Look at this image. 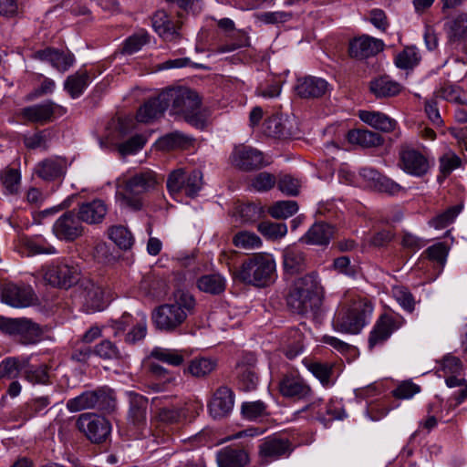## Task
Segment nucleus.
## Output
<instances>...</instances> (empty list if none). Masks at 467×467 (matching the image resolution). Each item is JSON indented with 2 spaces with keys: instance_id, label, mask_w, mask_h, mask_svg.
I'll return each instance as SVG.
<instances>
[{
  "instance_id": "obj_17",
  "label": "nucleus",
  "mask_w": 467,
  "mask_h": 467,
  "mask_svg": "<svg viewBox=\"0 0 467 467\" xmlns=\"http://www.w3.org/2000/svg\"><path fill=\"white\" fill-rule=\"evenodd\" d=\"M278 389L285 398L305 400L312 395L311 387L297 371L285 373L278 383Z\"/></svg>"
},
{
  "instance_id": "obj_29",
  "label": "nucleus",
  "mask_w": 467,
  "mask_h": 467,
  "mask_svg": "<svg viewBox=\"0 0 467 467\" xmlns=\"http://www.w3.org/2000/svg\"><path fill=\"white\" fill-rule=\"evenodd\" d=\"M218 467H244L249 462V454L244 449L226 446L216 454Z\"/></svg>"
},
{
  "instance_id": "obj_34",
  "label": "nucleus",
  "mask_w": 467,
  "mask_h": 467,
  "mask_svg": "<svg viewBox=\"0 0 467 467\" xmlns=\"http://www.w3.org/2000/svg\"><path fill=\"white\" fill-rule=\"evenodd\" d=\"M217 368V361L212 358L195 357L192 358L183 369L184 375L198 379L207 378Z\"/></svg>"
},
{
  "instance_id": "obj_1",
  "label": "nucleus",
  "mask_w": 467,
  "mask_h": 467,
  "mask_svg": "<svg viewBox=\"0 0 467 467\" xmlns=\"http://www.w3.org/2000/svg\"><path fill=\"white\" fill-rule=\"evenodd\" d=\"M196 306V300L190 292L176 290L173 293V302L156 307L151 319L156 329L172 333L177 331L186 321L188 316L192 315Z\"/></svg>"
},
{
  "instance_id": "obj_4",
  "label": "nucleus",
  "mask_w": 467,
  "mask_h": 467,
  "mask_svg": "<svg viewBox=\"0 0 467 467\" xmlns=\"http://www.w3.org/2000/svg\"><path fill=\"white\" fill-rule=\"evenodd\" d=\"M159 184L158 175L151 170H145L128 178L117 192L121 206L131 211L142 210L145 194L155 190Z\"/></svg>"
},
{
  "instance_id": "obj_36",
  "label": "nucleus",
  "mask_w": 467,
  "mask_h": 467,
  "mask_svg": "<svg viewBox=\"0 0 467 467\" xmlns=\"http://www.w3.org/2000/svg\"><path fill=\"white\" fill-rule=\"evenodd\" d=\"M196 285L203 293L218 296L224 292L226 279L219 273L207 274L197 279Z\"/></svg>"
},
{
  "instance_id": "obj_26",
  "label": "nucleus",
  "mask_w": 467,
  "mask_h": 467,
  "mask_svg": "<svg viewBox=\"0 0 467 467\" xmlns=\"http://www.w3.org/2000/svg\"><path fill=\"white\" fill-rule=\"evenodd\" d=\"M283 267L285 274L295 275L307 267L306 253L296 245L286 246L282 254Z\"/></svg>"
},
{
  "instance_id": "obj_49",
  "label": "nucleus",
  "mask_w": 467,
  "mask_h": 467,
  "mask_svg": "<svg viewBox=\"0 0 467 467\" xmlns=\"http://www.w3.org/2000/svg\"><path fill=\"white\" fill-rule=\"evenodd\" d=\"M242 416L248 420L258 421L268 416L267 406L261 400L246 401L241 406Z\"/></svg>"
},
{
  "instance_id": "obj_42",
  "label": "nucleus",
  "mask_w": 467,
  "mask_h": 467,
  "mask_svg": "<svg viewBox=\"0 0 467 467\" xmlns=\"http://www.w3.org/2000/svg\"><path fill=\"white\" fill-rule=\"evenodd\" d=\"M304 335L298 328H291L282 339L283 352L292 359L303 350Z\"/></svg>"
},
{
  "instance_id": "obj_14",
  "label": "nucleus",
  "mask_w": 467,
  "mask_h": 467,
  "mask_svg": "<svg viewBox=\"0 0 467 467\" xmlns=\"http://www.w3.org/2000/svg\"><path fill=\"white\" fill-rule=\"evenodd\" d=\"M0 292L2 301L12 307H27L36 301L33 288L24 283H5L1 285Z\"/></svg>"
},
{
  "instance_id": "obj_8",
  "label": "nucleus",
  "mask_w": 467,
  "mask_h": 467,
  "mask_svg": "<svg viewBox=\"0 0 467 467\" xmlns=\"http://www.w3.org/2000/svg\"><path fill=\"white\" fill-rule=\"evenodd\" d=\"M40 275L53 287L68 289L79 282L80 270L65 261L42 266Z\"/></svg>"
},
{
  "instance_id": "obj_59",
  "label": "nucleus",
  "mask_w": 467,
  "mask_h": 467,
  "mask_svg": "<svg viewBox=\"0 0 467 467\" xmlns=\"http://www.w3.org/2000/svg\"><path fill=\"white\" fill-rule=\"evenodd\" d=\"M147 335V317L145 314H139L138 319L132 324V328L126 334L125 342L135 344L142 340Z\"/></svg>"
},
{
  "instance_id": "obj_2",
  "label": "nucleus",
  "mask_w": 467,
  "mask_h": 467,
  "mask_svg": "<svg viewBox=\"0 0 467 467\" xmlns=\"http://www.w3.org/2000/svg\"><path fill=\"white\" fill-rule=\"evenodd\" d=\"M374 311L372 302L362 296L346 299L338 307L333 321L337 331L357 335L369 323Z\"/></svg>"
},
{
  "instance_id": "obj_33",
  "label": "nucleus",
  "mask_w": 467,
  "mask_h": 467,
  "mask_svg": "<svg viewBox=\"0 0 467 467\" xmlns=\"http://www.w3.org/2000/svg\"><path fill=\"white\" fill-rule=\"evenodd\" d=\"M358 117L366 124L382 132H391L398 125L394 119L379 111L359 110Z\"/></svg>"
},
{
  "instance_id": "obj_60",
  "label": "nucleus",
  "mask_w": 467,
  "mask_h": 467,
  "mask_svg": "<svg viewBox=\"0 0 467 467\" xmlns=\"http://www.w3.org/2000/svg\"><path fill=\"white\" fill-rule=\"evenodd\" d=\"M48 368L47 365H28L24 370V377L33 384H46L48 381Z\"/></svg>"
},
{
  "instance_id": "obj_19",
  "label": "nucleus",
  "mask_w": 467,
  "mask_h": 467,
  "mask_svg": "<svg viewBox=\"0 0 467 467\" xmlns=\"http://www.w3.org/2000/svg\"><path fill=\"white\" fill-rule=\"evenodd\" d=\"M152 26L155 31L165 41L178 42L181 38L180 29L182 22L171 19L166 12L157 11L152 17Z\"/></svg>"
},
{
  "instance_id": "obj_35",
  "label": "nucleus",
  "mask_w": 467,
  "mask_h": 467,
  "mask_svg": "<svg viewBox=\"0 0 467 467\" xmlns=\"http://www.w3.org/2000/svg\"><path fill=\"white\" fill-rule=\"evenodd\" d=\"M348 140L351 144H357L363 148H374L381 146L384 142L383 137L368 130L355 129L348 132Z\"/></svg>"
},
{
  "instance_id": "obj_55",
  "label": "nucleus",
  "mask_w": 467,
  "mask_h": 467,
  "mask_svg": "<svg viewBox=\"0 0 467 467\" xmlns=\"http://www.w3.org/2000/svg\"><path fill=\"white\" fill-rule=\"evenodd\" d=\"M237 213L243 223H253L264 216L265 209L259 203L248 202L240 204Z\"/></svg>"
},
{
  "instance_id": "obj_31",
  "label": "nucleus",
  "mask_w": 467,
  "mask_h": 467,
  "mask_svg": "<svg viewBox=\"0 0 467 467\" xmlns=\"http://www.w3.org/2000/svg\"><path fill=\"white\" fill-rule=\"evenodd\" d=\"M168 109L166 100L161 98V93L141 105L136 114V119L141 123H150L162 116Z\"/></svg>"
},
{
  "instance_id": "obj_58",
  "label": "nucleus",
  "mask_w": 467,
  "mask_h": 467,
  "mask_svg": "<svg viewBox=\"0 0 467 467\" xmlns=\"http://www.w3.org/2000/svg\"><path fill=\"white\" fill-rule=\"evenodd\" d=\"M462 210V204L449 207L443 213L438 214L430 221V225L435 229H443L453 223Z\"/></svg>"
},
{
  "instance_id": "obj_27",
  "label": "nucleus",
  "mask_w": 467,
  "mask_h": 467,
  "mask_svg": "<svg viewBox=\"0 0 467 467\" xmlns=\"http://www.w3.org/2000/svg\"><path fill=\"white\" fill-rule=\"evenodd\" d=\"M82 222L88 224L101 223L108 213V206L104 201L94 199L78 205L77 213Z\"/></svg>"
},
{
  "instance_id": "obj_21",
  "label": "nucleus",
  "mask_w": 467,
  "mask_h": 467,
  "mask_svg": "<svg viewBox=\"0 0 467 467\" xmlns=\"http://www.w3.org/2000/svg\"><path fill=\"white\" fill-rule=\"evenodd\" d=\"M234 404L233 390L228 387L222 386L216 389L209 402V412L213 419H222L232 411Z\"/></svg>"
},
{
  "instance_id": "obj_53",
  "label": "nucleus",
  "mask_w": 467,
  "mask_h": 467,
  "mask_svg": "<svg viewBox=\"0 0 467 467\" xmlns=\"http://www.w3.org/2000/svg\"><path fill=\"white\" fill-rule=\"evenodd\" d=\"M298 211L296 201H278L268 208V213L275 219H286Z\"/></svg>"
},
{
  "instance_id": "obj_39",
  "label": "nucleus",
  "mask_w": 467,
  "mask_h": 467,
  "mask_svg": "<svg viewBox=\"0 0 467 467\" xmlns=\"http://www.w3.org/2000/svg\"><path fill=\"white\" fill-rule=\"evenodd\" d=\"M303 363L307 370L310 371L324 387H329L334 384L332 379L334 370L333 363L311 359H305Z\"/></svg>"
},
{
  "instance_id": "obj_3",
  "label": "nucleus",
  "mask_w": 467,
  "mask_h": 467,
  "mask_svg": "<svg viewBox=\"0 0 467 467\" xmlns=\"http://www.w3.org/2000/svg\"><path fill=\"white\" fill-rule=\"evenodd\" d=\"M234 277L245 285L269 286L276 278L275 261L269 254H254L242 263Z\"/></svg>"
},
{
  "instance_id": "obj_5",
  "label": "nucleus",
  "mask_w": 467,
  "mask_h": 467,
  "mask_svg": "<svg viewBox=\"0 0 467 467\" xmlns=\"http://www.w3.org/2000/svg\"><path fill=\"white\" fill-rule=\"evenodd\" d=\"M161 98L166 100L172 114L182 116L196 128L204 127L205 119L200 110L201 99L195 91L186 88H168L161 92Z\"/></svg>"
},
{
  "instance_id": "obj_41",
  "label": "nucleus",
  "mask_w": 467,
  "mask_h": 467,
  "mask_svg": "<svg viewBox=\"0 0 467 467\" xmlns=\"http://www.w3.org/2000/svg\"><path fill=\"white\" fill-rule=\"evenodd\" d=\"M21 172L19 170L5 167L0 172V182L3 187L4 194L18 195L21 189Z\"/></svg>"
},
{
  "instance_id": "obj_7",
  "label": "nucleus",
  "mask_w": 467,
  "mask_h": 467,
  "mask_svg": "<svg viewBox=\"0 0 467 467\" xmlns=\"http://www.w3.org/2000/svg\"><path fill=\"white\" fill-rule=\"evenodd\" d=\"M0 331L13 337L23 345L38 342L43 335L41 327L26 317H5L0 316Z\"/></svg>"
},
{
  "instance_id": "obj_61",
  "label": "nucleus",
  "mask_w": 467,
  "mask_h": 467,
  "mask_svg": "<svg viewBox=\"0 0 467 467\" xmlns=\"http://www.w3.org/2000/svg\"><path fill=\"white\" fill-rule=\"evenodd\" d=\"M439 163L440 171L444 176H448L462 166V159L455 152L449 150L440 157Z\"/></svg>"
},
{
  "instance_id": "obj_32",
  "label": "nucleus",
  "mask_w": 467,
  "mask_h": 467,
  "mask_svg": "<svg viewBox=\"0 0 467 467\" xmlns=\"http://www.w3.org/2000/svg\"><path fill=\"white\" fill-rule=\"evenodd\" d=\"M369 90L377 99L390 98L400 93L401 85L389 76H380L370 80Z\"/></svg>"
},
{
  "instance_id": "obj_16",
  "label": "nucleus",
  "mask_w": 467,
  "mask_h": 467,
  "mask_svg": "<svg viewBox=\"0 0 467 467\" xmlns=\"http://www.w3.org/2000/svg\"><path fill=\"white\" fill-rule=\"evenodd\" d=\"M231 164L244 171L260 169L264 166L263 153L244 144L234 146L230 155Z\"/></svg>"
},
{
  "instance_id": "obj_6",
  "label": "nucleus",
  "mask_w": 467,
  "mask_h": 467,
  "mask_svg": "<svg viewBox=\"0 0 467 467\" xmlns=\"http://www.w3.org/2000/svg\"><path fill=\"white\" fill-rule=\"evenodd\" d=\"M116 397L113 389L107 386L94 390H87L67 401V409L77 412L88 409H97L105 412H111L116 408Z\"/></svg>"
},
{
  "instance_id": "obj_37",
  "label": "nucleus",
  "mask_w": 467,
  "mask_h": 467,
  "mask_svg": "<svg viewBox=\"0 0 467 467\" xmlns=\"http://www.w3.org/2000/svg\"><path fill=\"white\" fill-rule=\"evenodd\" d=\"M448 39L451 43L467 41V13H462L445 24Z\"/></svg>"
},
{
  "instance_id": "obj_23",
  "label": "nucleus",
  "mask_w": 467,
  "mask_h": 467,
  "mask_svg": "<svg viewBox=\"0 0 467 467\" xmlns=\"http://www.w3.org/2000/svg\"><path fill=\"white\" fill-rule=\"evenodd\" d=\"M293 447L288 439L276 436L265 438L259 445V455L266 461L277 460L283 456H288Z\"/></svg>"
},
{
  "instance_id": "obj_38",
  "label": "nucleus",
  "mask_w": 467,
  "mask_h": 467,
  "mask_svg": "<svg viewBox=\"0 0 467 467\" xmlns=\"http://www.w3.org/2000/svg\"><path fill=\"white\" fill-rule=\"evenodd\" d=\"M89 81L90 78L87 70H78L66 78L64 89L72 99H77L80 97L88 87Z\"/></svg>"
},
{
  "instance_id": "obj_56",
  "label": "nucleus",
  "mask_w": 467,
  "mask_h": 467,
  "mask_svg": "<svg viewBox=\"0 0 467 467\" xmlns=\"http://www.w3.org/2000/svg\"><path fill=\"white\" fill-rule=\"evenodd\" d=\"M420 56L415 47H406L395 57V65L401 69H410L419 64Z\"/></svg>"
},
{
  "instance_id": "obj_40",
  "label": "nucleus",
  "mask_w": 467,
  "mask_h": 467,
  "mask_svg": "<svg viewBox=\"0 0 467 467\" xmlns=\"http://www.w3.org/2000/svg\"><path fill=\"white\" fill-rule=\"evenodd\" d=\"M320 288L318 274L313 271L296 279L290 291L312 296H320Z\"/></svg>"
},
{
  "instance_id": "obj_45",
  "label": "nucleus",
  "mask_w": 467,
  "mask_h": 467,
  "mask_svg": "<svg viewBox=\"0 0 467 467\" xmlns=\"http://www.w3.org/2000/svg\"><path fill=\"white\" fill-rule=\"evenodd\" d=\"M184 353L182 349H173L156 347L150 352V357L173 367H179L184 362Z\"/></svg>"
},
{
  "instance_id": "obj_25",
  "label": "nucleus",
  "mask_w": 467,
  "mask_h": 467,
  "mask_svg": "<svg viewBox=\"0 0 467 467\" xmlns=\"http://www.w3.org/2000/svg\"><path fill=\"white\" fill-rule=\"evenodd\" d=\"M34 57L50 63L54 68L60 72L67 71L75 63V57L72 53L53 47L36 51Z\"/></svg>"
},
{
  "instance_id": "obj_43",
  "label": "nucleus",
  "mask_w": 467,
  "mask_h": 467,
  "mask_svg": "<svg viewBox=\"0 0 467 467\" xmlns=\"http://www.w3.org/2000/svg\"><path fill=\"white\" fill-rule=\"evenodd\" d=\"M148 400L140 396L135 395L130 399L129 421L134 426L140 428L146 423V410Z\"/></svg>"
},
{
  "instance_id": "obj_22",
  "label": "nucleus",
  "mask_w": 467,
  "mask_h": 467,
  "mask_svg": "<svg viewBox=\"0 0 467 467\" xmlns=\"http://www.w3.org/2000/svg\"><path fill=\"white\" fill-rule=\"evenodd\" d=\"M286 303L293 313L301 316L315 315L321 305V298L320 296H311L304 293L289 291Z\"/></svg>"
},
{
  "instance_id": "obj_18",
  "label": "nucleus",
  "mask_w": 467,
  "mask_h": 467,
  "mask_svg": "<svg viewBox=\"0 0 467 467\" xmlns=\"http://www.w3.org/2000/svg\"><path fill=\"white\" fill-rule=\"evenodd\" d=\"M359 175L369 188L377 192L395 195L402 190L399 183L373 168L360 169Z\"/></svg>"
},
{
  "instance_id": "obj_24",
  "label": "nucleus",
  "mask_w": 467,
  "mask_h": 467,
  "mask_svg": "<svg viewBox=\"0 0 467 467\" xmlns=\"http://www.w3.org/2000/svg\"><path fill=\"white\" fill-rule=\"evenodd\" d=\"M328 89V83L321 78L306 76L298 78L295 91L303 99H317L324 96Z\"/></svg>"
},
{
  "instance_id": "obj_11",
  "label": "nucleus",
  "mask_w": 467,
  "mask_h": 467,
  "mask_svg": "<svg viewBox=\"0 0 467 467\" xmlns=\"http://www.w3.org/2000/svg\"><path fill=\"white\" fill-rule=\"evenodd\" d=\"M405 319L395 313H383L377 319L368 338L369 350L384 345L391 335L400 328Z\"/></svg>"
},
{
  "instance_id": "obj_20",
  "label": "nucleus",
  "mask_w": 467,
  "mask_h": 467,
  "mask_svg": "<svg viewBox=\"0 0 467 467\" xmlns=\"http://www.w3.org/2000/svg\"><path fill=\"white\" fill-rule=\"evenodd\" d=\"M384 47L382 40L363 35L349 43L348 52L352 57L364 59L376 56L384 49Z\"/></svg>"
},
{
  "instance_id": "obj_46",
  "label": "nucleus",
  "mask_w": 467,
  "mask_h": 467,
  "mask_svg": "<svg viewBox=\"0 0 467 467\" xmlns=\"http://www.w3.org/2000/svg\"><path fill=\"white\" fill-rule=\"evenodd\" d=\"M94 355L104 360H121L127 354L109 339L101 340L94 347Z\"/></svg>"
},
{
  "instance_id": "obj_50",
  "label": "nucleus",
  "mask_w": 467,
  "mask_h": 467,
  "mask_svg": "<svg viewBox=\"0 0 467 467\" xmlns=\"http://www.w3.org/2000/svg\"><path fill=\"white\" fill-rule=\"evenodd\" d=\"M49 405L50 399L47 396L33 399L21 408L19 411V418L23 420H28L41 413Z\"/></svg>"
},
{
  "instance_id": "obj_51",
  "label": "nucleus",
  "mask_w": 467,
  "mask_h": 467,
  "mask_svg": "<svg viewBox=\"0 0 467 467\" xmlns=\"http://www.w3.org/2000/svg\"><path fill=\"white\" fill-rule=\"evenodd\" d=\"M149 33L144 29H140L133 35L130 36L123 42L121 53L126 55H132L140 51L143 46L149 43Z\"/></svg>"
},
{
  "instance_id": "obj_47",
  "label": "nucleus",
  "mask_w": 467,
  "mask_h": 467,
  "mask_svg": "<svg viewBox=\"0 0 467 467\" xmlns=\"http://www.w3.org/2000/svg\"><path fill=\"white\" fill-rule=\"evenodd\" d=\"M346 417L344 406L340 400H331L327 403V414L322 409L316 412V420L327 424L336 420H343Z\"/></svg>"
},
{
  "instance_id": "obj_10",
  "label": "nucleus",
  "mask_w": 467,
  "mask_h": 467,
  "mask_svg": "<svg viewBox=\"0 0 467 467\" xmlns=\"http://www.w3.org/2000/svg\"><path fill=\"white\" fill-rule=\"evenodd\" d=\"M65 107L51 99L30 105L19 109L17 117L24 122L45 125L66 114Z\"/></svg>"
},
{
  "instance_id": "obj_48",
  "label": "nucleus",
  "mask_w": 467,
  "mask_h": 467,
  "mask_svg": "<svg viewBox=\"0 0 467 467\" xmlns=\"http://www.w3.org/2000/svg\"><path fill=\"white\" fill-rule=\"evenodd\" d=\"M434 96L458 105L467 104V95L459 86L444 85L434 92Z\"/></svg>"
},
{
  "instance_id": "obj_13",
  "label": "nucleus",
  "mask_w": 467,
  "mask_h": 467,
  "mask_svg": "<svg viewBox=\"0 0 467 467\" xmlns=\"http://www.w3.org/2000/svg\"><path fill=\"white\" fill-rule=\"evenodd\" d=\"M78 292L86 313L102 311L107 306L104 287L93 280L82 279L78 286Z\"/></svg>"
},
{
  "instance_id": "obj_64",
  "label": "nucleus",
  "mask_w": 467,
  "mask_h": 467,
  "mask_svg": "<svg viewBox=\"0 0 467 467\" xmlns=\"http://www.w3.org/2000/svg\"><path fill=\"white\" fill-rule=\"evenodd\" d=\"M275 183V176L266 171L256 174L251 180V187L256 192H267L271 190Z\"/></svg>"
},
{
  "instance_id": "obj_9",
  "label": "nucleus",
  "mask_w": 467,
  "mask_h": 467,
  "mask_svg": "<svg viewBox=\"0 0 467 467\" xmlns=\"http://www.w3.org/2000/svg\"><path fill=\"white\" fill-rule=\"evenodd\" d=\"M399 167L406 173L421 177L430 170V162L426 152L410 143H401L399 146Z\"/></svg>"
},
{
  "instance_id": "obj_12",
  "label": "nucleus",
  "mask_w": 467,
  "mask_h": 467,
  "mask_svg": "<svg viewBox=\"0 0 467 467\" xmlns=\"http://www.w3.org/2000/svg\"><path fill=\"white\" fill-rule=\"evenodd\" d=\"M78 429L93 443L104 442L111 432V425L104 417L83 413L77 420Z\"/></svg>"
},
{
  "instance_id": "obj_28",
  "label": "nucleus",
  "mask_w": 467,
  "mask_h": 467,
  "mask_svg": "<svg viewBox=\"0 0 467 467\" xmlns=\"http://www.w3.org/2000/svg\"><path fill=\"white\" fill-rule=\"evenodd\" d=\"M67 171V162L64 159L55 157L40 161L36 169V174L45 181H55L64 177Z\"/></svg>"
},
{
  "instance_id": "obj_44",
  "label": "nucleus",
  "mask_w": 467,
  "mask_h": 467,
  "mask_svg": "<svg viewBox=\"0 0 467 467\" xmlns=\"http://www.w3.org/2000/svg\"><path fill=\"white\" fill-rule=\"evenodd\" d=\"M193 139L179 131H173L161 137L158 145L162 150L188 149L192 145Z\"/></svg>"
},
{
  "instance_id": "obj_62",
  "label": "nucleus",
  "mask_w": 467,
  "mask_h": 467,
  "mask_svg": "<svg viewBox=\"0 0 467 467\" xmlns=\"http://www.w3.org/2000/svg\"><path fill=\"white\" fill-rule=\"evenodd\" d=\"M149 372L158 379L162 380V384H153L152 389L155 391H161L164 389V385L171 383L174 380V377L171 372L163 368L158 363L151 362L148 367Z\"/></svg>"
},
{
  "instance_id": "obj_15",
  "label": "nucleus",
  "mask_w": 467,
  "mask_h": 467,
  "mask_svg": "<svg viewBox=\"0 0 467 467\" xmlns=\"http://www.w3.org/2000/svg\"><path fill=\"white\" fill-rule=\"evenodd\" d=\"M85 227L75 210L67 211L54 223L52 232L61 241L73 242L83 235Z\"/></svg>"
},
{
  "instance_id": "obj_57",
  "label": "nucleus",
  "mask_w": 467,
  "mask_h": 467,
  "mask_svg": "<svg viewBox=\"0 0 467 467\" xmlns=\"http://www.w3.org/2000/svg\"><path fill=\"white\" fill-rule=\"evenodd\" d=\"M109 237L123 250L131 248L134 242L131 233L122 225L111 226L109 229Z\"/></svg>"
},
{
  "instance_id": "obj_63",
  "label": "nucleus",
  "mask_w": 467,
  "mask_h": 467,
  "mask_svg": "<svg viewBox=\"0 0 467 467\" xmlns=\"http://www.w3.org/2000/svg\"><path fill=\"white\" fill-rule=\"evenodd\" d=\"M146 141L147 140L143 135L137 134L125 142L119 144L118 150L123 156L134 154L144 147Z\"/></svg>"
},
{
  "instance_id": "obj_52",
  "label": "nucleus",
  "mask_w": 467,
  "mask_h": 467,
  "mask_svg": "<svg viewBox=\"0 0 467 467\" xmlns=\"http://www.w3.org/2000/svg\"><path fill=\"white\" fill-rule=\"evenodd\" d=\"M258 232L266 239L275 241L285 237L287 226L284 223L262 222L257 225Z\"/></svg>"
},
{
  "instance_id": "obj_54",
  "label": "nucleus",
  "mask_w": 467,
  "mask_h": 467,
  "mask_svg": "<svg viewBox=\"0 0 467 467\" xmlns=\"http://www.w3.org/2000/svg\"><path fill=\"white\" fill-rule=\"evenodd\" d=\"M234 246L244 249L253 250L260 248L263 244L261 238L254 233L249 231H240L233 237Z\"/></svg>"
},
{
  "instance_id": "obj_30",
  "label": "nucleus",
  "mask_w": 467,
  "mask_h": 467,
  "mask_svg": "<svg viewBox=\"0 0 467 467\" xmlns=\"http://www.w3.org/2000/svg\"><path fill=\"white\" fill-rule=\"evenodd\" d=\"M334 236V227L320 222L313 224L300 241L309 245H327Z\"/></svg>"
}]
</instances>
